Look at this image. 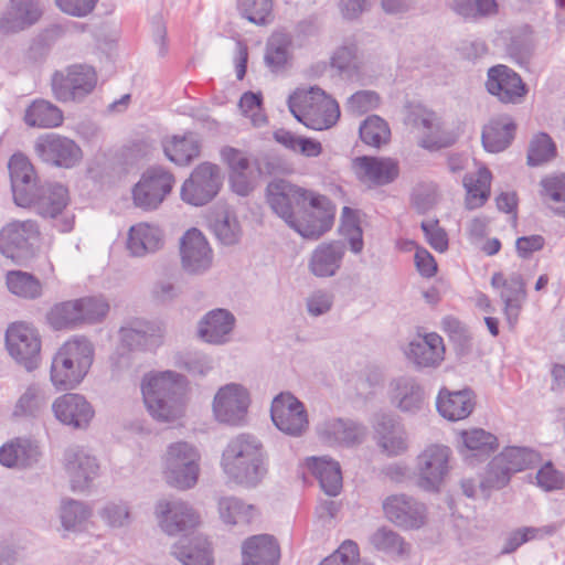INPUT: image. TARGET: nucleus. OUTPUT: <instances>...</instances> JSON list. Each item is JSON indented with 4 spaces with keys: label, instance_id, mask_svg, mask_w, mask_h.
I'll list each match as a JSON object with an SVG mask.
<instances>
[{
    "label": "nucleus",
    "instance_id": "obj_31",
    "mask_svg": "<svg viewBox=\"0 0 565 565\" xmlns=\"http://www.w3.org/2000/svg\"><path fill=\"white\" fill-rule=\"evenodd\" d=\"M405 353L417 369H435L445 359L443 338L435 332L418 335L409 342Z\"/></svg>",
    "mask_w": 565,
    "mask_h": 565
},
{
    "label": "nucleus",
    "instance_id": "obj_3",
    "mask_svg": "<svg viewBox=\"0 0 565 565\" xmlns=\"http://www.w3.org/2000/svg\"><path fill=\"white\" fill-rule=\"evenodd\" d=\"M186 380L174 371L148 374L141 383L143 402L158 422L170 423L182 416Z\"/></svg>",
    "mask_w": 565,
    "mask_h": 565
},
{
    "label": "nucleus",
    "instance_id": "obj_9",
    "mask_svg": "<svg viewBox=\"0 0 565 565\" xmlns=\"http://www.w3.org/2000/svg\"><path fill=\"white\" fill-rule=\"evenodd\" d=\"M175 179L161 166L148 168L132 188L134 205L142 211L157 210L171 193Z\"/></svg>",
    "mask_w": 565,
    "mask_h": 565
},
{
    "label": "nucleus",
    "instance_id": "obj_13",
    "mask_svg": "<svg viewBox=\"0 0 565 565\" xmlns=\"http://www.w3.org/2000/svg\"><path fill=\"white\" fill-rule=\"evenodd\" d=\"M267 202L276 215L289 226L313 194L284 179H275L266 188Z\"/></svg>",
    "mask_w": 565,
    "mask_h": 565
},
{
    "label": "nucleus",
    "instance_id": "obj_37",
    "mask_svg": "<svg viewBox=\"0 0 565 565\" xmlns=\"http://www.w3.org/2000/svg\"><path fill=\"white\" fill-rule=\"evenodd\" d=\"M68 203V191L60 183H45L33 194L31 206L42 217L55 218Z\"/></svg>",
    "mask_w": 565,
    "mask_h": 565
},
{
    "label": "nucleus",
    "instance_id": "obj_35",
    "mask_svg": "<svg viewBox=\"0 0 565 565\" xmlns=\"http://www.w3.org/2000/svg\"><path fill=\"white\" fill-rule=\"evenodd\" d=\"M359 178L373 185L392 183L399 173L398 163L391 158L359 157L354 159Z\"/></svg>",
    "mask_w": 565,
    "mask_h": 565
},
{
    "label": "nucleus",
    "instance_id": "obj_26",
    "mask_svg": "<svg viewBox=\"0 0 565 565\" xmlns=\"http://www.w3.org/2000/svg\"><path fill=\"white\" fill-rule=\"evenodd\" d=\"M319 439L329 446L352 447L363 441L366 428L348 418H329L320 423L317 428Z\"/></svg>",
    "mask_w": 565,
    "mask_h": 565
},
{
    "label": "nucleus",
    "instance_id": "obj_23",
    "mask_svg": "<svg viewBox=\"0 0 565 565\" xmlns=\"http://www.w3.org/2000/svg\"><path fill=\"white\" fill-rule=\"evenodd\" d=\"M386 519L405 530H417L426 523V508L406 494H393L383 501Z\"/></svg>",
    "mask_w": 565,
    "mask_h": 565
},
{
    "label": "nucleus",
    "instance_id": "obj_46",
    "mask_svg": "<svg viewBox=\"0 0 565 565\" xmlns=\"http://www.w3.org/2000/svg\"><path fill=\"white\" fill-rule=\"evenodd\" d=\"M92 514V508L83 501L65 499L61 502L60 519L66 531H82Z\"/></svg>",
    "mask_w": 565,
    "mask_h": 565
},
{
    "label": "nucleus",
    "instance_id": "obj_44",
    "mask_svg": "<svg viewBox=\"0 0 565 565\" xmlns=\"http://www.w3.org/2000/svg\"><path fill=\"white\" fill-rule=\"evenodd\" d=\"M62 110L52 103L40 99L32 103L25 110L24 121L30 127L53 128L63 122Z\"/></svg>",
    "mask_w": 565,
    "mask_h": 565
},
{
    "label": "nucleus",
    "instance_id": "obj_28",
    "mask_svg": "<svg viewBox=\"0 0 565 565\" xmlns=\"http://www.w3.org/2000/svg\"><path fill=\"white\" fill-rule=\"evenodd\" d=\"M391 404L403 413L416 414L425 403V391L418 380L411 375H401L388 384Z\"/></svg>",
    "mask_w": 565,
    "mask_h": 565
},
{
    "label": "nucleus",
    "instance_id": "obj_52",
    "mask_svg": "<svg viewBox=\"0 0 565 565\" xmlns=\"http://www.w3.org/2000/svg\"><path fill=\"white\" fill-rule=\"evenodd\" d=\"M491 173L483 168L478 171V177H465L463 185L467 190V205L469 209L481 206L490 194Z\"/></svg>",
    "mask_w": 565,
    "mask_h": 565
},
{
    "label": "nucleus",
    "instance_id": "obj_25",
    "mask_svg": "<svg viewBox=\"0 0 565 565\" xmlns=\"http://www.w3.org/2000/svg\"><path fill=\"white\" fill-rule=\"evenodd\" d=\"M8 168L14 203L22 207L31 206L33 194L40 188L33 166L25 156L15 153Z\"/></svg>",
    "mask_w": 565,
    "mask_h": 565
},
{
    "label": "nucleus",
    "instance_id": "obj_39",
    "mask_svg": "<svg viewBox=\"0 0 565 565\" xmlns=\"http://www.w3.org/2000/svg\"><path fill=\"white\" fill-rule=\"evenodd\" d=\"M162 245V233L157 226L138 223L128 232L127 249L131 256L143 257L159 250Z\"/></svg>",
    "mask_w": 565,
    "mask_h": 565
},
{
    "label": "nucleus",
    "instance_id": "obj_6",
    "mask_svg": "<svg viewBox=\"0 0 565 565\" xmlns=\"http://www.w3.org/2000/svg\"><path fill=\"white\" fill-rule=\"evenodd\" d=\"M200 454L185 441L168 446L163 457V475L169 484L178 489H190L198 482L200 473Z\"/></svg>",
    "mask_w": 565,
    "mask_h": 565
},
{
    "label": "nucleus",
    "instance_id": "obj_30",
    "mask_svg": "<svg viewBox=\"0 0 565 565\" xmlns=\"http://www.w3.org/2000/svg\"><path fill=\"white\" fill-rule=\"evenodd\" d=\"M347 253L343 241L320 243L310 254L308 270L318 278H330L338 274Z\"/></svg>",
    "mask_w": 565,
    "mask_h": 565
},
{
    "label": "nucleus",
    "instance_id": "obj_29",
    "mask_svg": "<svg viewBox=\"0 0 565 565\" xmlns=\"http://www.w3.org/2000/svg\"><path fill=\"white\" fill-rule=\"evenodd\" d=\"M52 409L56 419L76 429L87 428L95 415L90 403L83 395L75 393L57 397Z\"/></svg>",
    "mask_w": 565,
    "mask_h": 565
},
{
    "label": "nucleus",
    "instance_id": "obj_41",
    "mask_svg": "<svg viewBox=\"0 0 565 565\" xmlns=\"http://www.w3.org/2000/svg\"><path fill=\"white\" fill-rule=\"evenodd\" d=\"M516 126L508 115L492 118L482 130V145L489 152H500L509 147L514 138Z\"/></svg>",
    "mask_w": 565,
    "mask_h": 565
},
{
    "label": "nucleus",
    "instance_id": "obj_60",
    "mask_svg": "<svg viewBox=\"0 0 565 565\" xmlns=\"http://www.w3.org/2000/svg\"><path fill=\"white\" fill-rule=\"evenodd\" d=\"M81 323H95L102 321L109 311L108 302L98 297H84L76 299Z\"/></svg>",
    "mask_w": 565,
    "mask_h": 565
},
{
    "label": "nucleus",
    "instance_id": "obj_16",
    "mask_svg": "<svg viewBox=\"0 0 565 565\" xmlns=\"http://www.w3.org/2000/svg\"><path fill=\"white\" fill-rule=\"evenodd\" d=\"M332 224L333 213L330 201L324 195L313 194L289 227L303 238L318 239L331 228Z\"/></svg>",
    "mask_w": 565,
    "mask_h": 565
},
{
    "label": "nucleus",
    "instance_id": "obj_42",
    "mask_svg": "<svg viewBox=\"0 0 565 565\" xmlns=\"http://www.w3.org/2000/svg\"><path fill=\"white\" fill-rule=\"evenodd\" d=\"M307 467L328 495L335 497L340 492L342 473L338 461L326 456L311 457L307 459Z\"/></svg>",
    "mask_w": 565,
    "mask_h": 565
},
{
    "label": "nucleus",
    "instance_id": "obj_12",
    "mask_svg": "<svg viewBox=\"0 0 565 565\" xmlns=\"http://www.w3.org/2000/svg\"><path fill=\"white\" fill-rule=\"evenodd\" d=\"M222 183L223 177L218 166L211 162H202L183 182L181 199L194 206L205 205L217 195Z\"/></svg>",
    "mask_w": 565,
    "mask_h": 565
},
{
    "label": "nucleus",
    "instance_id": "obj_40",
    "mask_svg": "<svg viewBox=\"0 0 565 565\" xmlns=\"http://www.w3.org/2000/svg\"><path fill=\"white\" fill-rule=\"evenodd\" d=\"M375 431L379 435V445L388 456L404 454L407 448V435L402 425L388 415L379 417Z\"/></svg>",
    "mask_w": 565,
    "mask_h": 565
},
{
    "label": "nucleus",
    "instance_id": "obj_18",
    "mask_svg": "<svg viewBox=\"0 0 565 565\" xmlns=\"http://www.w3.org/2000/svg\"><path fill=\"white\" fill-rule=\"evenodd\" d=\"M249 406L247 390L237 383H230L218 388L213 399V413L220 423L232 426L245 422Z\"/></svg>",
    "mask_w": 565,
    "mask_h": 565
},
{
    "label": "nucleus",
    "instance_id": "obj_50",
    "mask_svg": "<svg viewBox=\"0 0 565 565\" xmlns=\"http://www.w3.org/2000/svg\"><path fill=\"white\" fill-rule=\"evenodd\" d=\"M98 516L110 529L128 527L132 522L130 504L122 500L107 501L98 510Z\"/></svg>",
    "mask_w": 565,
    "mask_h": 565
},
{
    "label": "nucleus",
    "instance_id": "obj_7",
    "mask_svg": "<svg viewBox=\"0 0 565 565\" xmlns=\"http://www.w3.org/2000/svg\"><path fill=\"white\" fill-rule=\"evenodd\" d=\"M540 461L539 452L531 448L507 447L489 462L481 486L491 489H502L509 483L513 473L529 469Z\"/></svg>",
    "mask_w": 565,
    "mask_h": 565
},
{
    "label": "nucleus",
    "instance_id": "obj_54",
    "mask_svg": "<svg viewBox=\"0 0 565 565\" xmlns=\"http://www.w3.org/2000/svg\"><path fill=\"white\" fill-rule=\"evenodd\" d=\"M213 231L218 241L227 246L237 244L242 236L239 222L234 212L230 210L218 214L213 223Z\"/></svg>",
    "mask_w": 565,
    "mask_h": 565
},
{
    "label": "nucleus",
    "instance_id": "obj_55",
    "mask_svg": "<svg viewBox=\"0 0 565 565\" xmlns=\"http://www.w3.org/2000/svg\"><path fill=\"white\" fill-rule=\"evenodd\" d=\"M556 156V146L552 138L545 134L540 132L535 135L529 145L527 163L532 167L541 166Z\"/></svg>",
    "mask_w": 565,
    "mask_h": 565
},
{
    "label": "nucleus",
    "instance_id": "obj_59",
    "mask_svg": "<svg viewBox=\"0 0 565 565\" xmlns=\"http://www.w3.org/2000/svg\"><path fill=\"white\" fill-rule=\"evenodd\" d=\"M541 186L542 195L557 204L556 206H551L553 212L565 217V174L543 179Z\"/></svg>",
    "mask_w": 565,
    "mask_h": 565
},
{
    "label": "nucleus",
    "instance_id": "obj_8",
    "mask_svg": "<svg viewBox=\"0 0 565 565\" xmlns=\"http://www.w3.org/2000/svg\"><path fill=\"white\" fill-rule=\"evenodd\" d=\"M97 75L93 67L75 64L64 71H56L51 78L54 97L61 103H81L95 88Z\"/></svg>",
    "mask_w": 565,
    "mask_h": 565
},
{
    "label": "nucleus",
    "instance_id": "obj_10",
    "mask_svg": "<svg viewBox=\"0 0 565 565\" xmlns=\"http://www.w3.org/2000/svg\"><path fill=\"white\" fill-rule=\"evenodd\" d=\"M451 450L444 445H429L416 459L417 486L429 492H438L449 471Z\"/></svg>",
    "mask_w": 565,
    "mask_h": 565
},
{
    "label": "nucleus",
    "instance_id": "obj_49",
    "mask_svg": "<svg viewBox=\"0 0 565 565\" xmlns=\"http://www.w3.org/2000/svg\"><path fill=\"white\" fill-rule=\"evenodd\" d=\"M47 402L44 388L39 384H31L18 399L13 415L18 417H35Z\"/></svg>",
    "mask_w": 565,
    "mask_h": 565
},
{
    "label": "nucleus",
    "instance_id": "obj_11",
    "mask_svg": "<svg viewBox=\"0 0 565 565\" xmlns=\"http://www.w3.org/2000/svg\"><path fill=\"white\" fill-rule=\"evenodd\" d=\"M38 236L39 228L34 221L11 222L0 232V253L22 265L34 256Z\"/></svg>",
    "mask_w": 565,
    "mask_h": 565
},
{
    "label": "nucleus",
    "instance_id": "obj_57",
    "mask_svg": "<svg viewBox=\"0 0 565 565\" xmlns=\"http://www.w3.org/2000/svg\"><path fill=\"white\" fill-rule=\"evenodd\" d=\"M331 64L341 73L353 77L360 73L361 61L358 56V47L354 43L340 46L332 55Z\"/></svg>",
    "mask_w": 565,
    "mask_h": 565
},
{
    "label": "nucleus",
    "instance_id": "obj_56",
    "mask_svg": "<svg viewBox=\"0 0 565 565\" xmlns=\"http://www.w3.org/2000/svg\"><path fill=\"white\" fill-rule=\"evenodd\" d=\"M452 9L465 19H479L495 14L498 3L495 0H454Z\"/></svg>",
    "mask_w": 565,
    "mask_h": 565
},
{
    "label": "nucleus",
    "instance_id": "obj_43",
    "mask_svg": "<svg viewBox=\"0 0 565 565\" xmlns=\"http://www.w3.org/2000/svg\"><path fill=\"white\" fill-rule=\"evenodd\" d=\"M166 157L175 164L186 166L200 154V142L196 136L188 132L183 136H172L162 140Z\"/></svg>",
    "mask_w": 565,
    "mask_h": 565
},
{
    "label": "nucleus",
    "instance_id": "obj_2",
    "mask_svg": "<svg viewBox=\"0 0 565 565\" xmlns=\"http://www.w3.org/2000/svg\"><path fill=\"white\" fill-rule=\"evenodd\" d=\"M265 459L263 444L255 436L239 434L224 449L221 466L235 483L254 488L267 473Z\"/></svg>",
    "mask_w": 565,
    "mask_h": 565
},
{
    "label": "nucleus",
    "instance_id": "obj_48",
    "mask_svg": "<svg viewBox=\"0 0 565 565\" xmlns=\"http://www.w3.org/2000/svg\"><path fill=\"white\" fill-rule=\"evenodd\" d=\"M371 545L380 552L405 556L409 553L411 545L394 530L382 526L370 536Z\"/></svg>",
    "mask_w": 565,
    "mask_h": 565
},
{
    "label": "nucleus",
    "instance_id": "obj_24",
    "mask_svg": "<svg viewBox=\"0 0 565 565\" xmlns=\"http://www.w3.org/2000/svg\"><path fill=\"white\" fill-rule=\"evenodd\" d=\"M42 14L39 0H9L0 12V34L8 36L25 31L34 25Z\"/></svg>",
    "mask_w": 565,
    "mask_h": 565
},
{
    "label": "nucleus",
    "instance_id": "obj_61",
    "mask_svg": "<svg viewBox=\"0 0 565 565\" xmlns=\"http://www.w3.org/2000/svg\"><path fill=\"white\" fill-rule=\"evenodd\" d=\"M241 14L249 22L264 25L273 10V0H238Z\"/></svg>",
    "mask_w": 565,
    "mask_h": 565
},
{
    "label": "nucleus",
    "instance_id": "obj_33",
    "mask_svg": "<svg viewBox=\"0 0 565 565\" xmlns=\"http://www.w3.org/2000/svg\"><path fill=\"white\" fill-rule=\"evenodd\" d=\"M41 458L39 445L28 438H14L0 448V463L7 468L32 469Z\"/></svg>",
    "mask_w": 565,
    "mask_h": 565
},
{
    "label": "nucleus",
    "instance_id": "obj_21",
    "mask_svg": "<svg viewBox=\"0 0 565 565\" xmlns=\"http://www.w3.org/2000/svg\"><path fill=\"white\" fill-rule=\"evenodd\" d=\"M486 88L503 104H520L529 90L516 72L501 64L488 70Z\"/></svg>",
    "mask_w": 565,
    "mask_h": 565
},
{
    "label": "nucleus",
    "instance_id": "obj_19",
    "mask_svg": "<svg viewBox=\"0 0 565 565\" xmlns=\"http://www.w3.org/2000/svg\"><path fill=\"white\" fill-rule=\"evenodd\" d=\"M64 470L73 491L84 492L88 490L99 475V463L82 447H70L63 457Z\"/></svg>",
    "mask_w": 565,
    "mask_h": 565
},
{
    "label": "nucleus",
    "instance_id": "obj_5",
    "mask_svg": "<svg viewBox=\"0 0 565 565\" xmlns=\"http://www.w3.org/2000/svg\"><path fill=\"white\" fill-rule=\"evenodd\" d=\"M94 349L86 338L65 342L55 353L51 364V381L58 390L78 385L93 363Z\"/></svg>",
    "mask_w": 565,
    "mask_h": 565
},
{
    "label": "nucleus",
    "instance_id": "obj_32",
    "mask_svg": "<svg viewBox=\"0 0 565 565\" xmlns=\"http://www.w3.org/2000/svg\"><path fill=\"white\" fill-rule=\"evenodd\" d=\"M280 547L270 534L252 535L242 543L241 565H277Z\"/></svg>",
    "mask_w": 565,
    "mask_h": 565
},
{
    "label": "nucleus",
    "instance_id": "obj_20",
    "mask_svg": "<svg viewBox=\"0 0 565 565\" xmlns=\"http://www.w3.org/2000/svg\"><path fill=\"white\" fill-rule=\"evenodd\" d=\"M182 269L192 276L206 273L213 263V250L201 231L191 228L184 233L180 243Z\"/></svg>",
    "mask_w": 565,
    "mask_h": 565
},
{
    "label": "nucleus",
    "instance_id": "obj_53",
    "mask_svg": "<svg viewBox=\"0 0 565 565\" xmlns=\"http://www.w3.org/2000/svg\"><path fill=\"white\" fill-rule=\"evenodd\" d=\"M77 300L55 305L47 313V321L54 330L74 328L81 324Z\"/></svg>",
    "mask_w": 565,
    "mask_h": 565
},
{
    "label": "nucleus",
    "instance_id": "obj_45",
    "mask_svg": "<svg viewBox=\"0 0 565 565\" xmlns=\"http://www.w3.org/2000/svg\"><path fill=\"white\" fill-rule=\"evenodd\" d=\"M218 513L226 524H249L257 516V509L253 504H246L238 498L225 497L218 501Z\"/></svg>",
    "mask_w": 565,
    "mask_h": 565
},
{
    "label": "nucleus",
    "instance_id": "obj_27",
    "mask_svg": "<svg viewBox=\"0 0 565 565\" xmlns=\"http://www.w3.org/2000/svg\"><path fill=\"white\" fill-rule=\"evenodd\" d=\"M491 286L500 289V298L504 303V313L510 326L518 322L520 311L526 299V284L519 273H512L504 277L502 273H494Z\"/></svg>",
    "mask_w": 565,
    "mask_h": 565
},
{
    "label": "nucleus",
    "instance_id": "obj_15",
    "mask_svg": "<svg viewBox=\"0 0 565 565\" xmlns=\"http://www.w3.org/2000/svg\"><path fill=\"white\" fill-rule=\"evenodd\" d=\"M409 120L414 128L420 132L418 146L429 151H437L455 145L457 134L446 127L441 118L433 110L417 107L411 115Z\"/></svg>",
    "mask_w": 565,
    "mask_h": 565
},
{
    "label": "nucleus",
    "instance_id": "obj_64",
    "mask_svg": "<svg viewBox=\"0 0 565 565\" xmlns=\"http://www.w3.org/2000/svg\"><path fill=\"white\" fill-rule=\"evenodd\" d=\"M381 98L374 90H359L351 95L345 109L353 115H363L379 107Z\"/></svg>",
    "mask_w": 565,
    "mask_h": 565
},
{
    "label": "nucleus",
    "instance_id": "obj_22",
    "mask_svg": "<svg viewBox=\"0 0 565 565\" xmlns=\"http://www.w3.org/2000/svg\"><path fill=\"white\" fill-rule=\"evenodd\" d=\"M34 149L42 161L56 167L72 168L82 159V150L75 141L57 134L40 137Z\"/></svg>",
    "mask_w": 565,
    "mask_h": 565
},
{
    "label": "nucleus",
    "instance_id": "obj_4",
    "mask_svg": "<svg viewBox=\"0 0 565 565\" xmlns=\"http://www.w3.org/2000/svg\"><path fill=\"white\" fill-rule=\"evenodd\" d=\"M288 108L299 122L313 130L329 129L340 117L337 100L317 86L294 92L288 98Z\"/></svg>",
    "mask_w": 565,
    "mask_h": 565
},
{
    "label": "nucleus",
    "instance_id": "obj_36",
    "mask_svg": "<svg viewBox=\"0 0 565 565\" xmlns=\"http://www.w3.org/2000/svg\"><path fill=\"white\" fill-rule=\"evenodd\" d=\"M235 324V317L226 309H214L199 322L198 335L211 344H223L228 341Z\"/></svg>",
    "mask_w": 565,
    "mask_h": 565
},
{
    "label": "nucleus",
    "instance_id": "obj_14",
    "mask_svg": "<svg viewBox=\"0 0 565 565\" xmlns=\"http://www.w3.org/2000/svg\"><path fill=\"white\" fill-rule=\"evenodd\" d=\"M6 345L10 355L28 371L36 369L41 361V338L39 331L25 322L9 326Z\"/></svg>",
    "mask_w": 565,
    "mask_h": 565
},
{
    "label": "nucleus",
    "instance_id": "obj_63",
    "mask_svg": "<svg viewBox=\"0 0 565 565\" xmlns=\"http://www.w3.org/2000/svg\"><path fill=\"white\" fill-rule=\"evenodd\" d=\"M263 96L260 93L246 92L242 95L238 106L242 113L248 117L255 127H262L267 118L262 108Z\"/></svg>",
    "mask_w": 565,
    "mask_h": 565
},
{
    "label": "nucleus",
    "instance_id": "obj_62",
    "mask_svg": "<svg viewBox=\"0 0 565 565\" xmlns=\"http://www.w3.org/2000/svg\"><path fill=\"white\" fill-rule=\"evenodd\" d=\"M289 41L284 34L273 35L266 45L265 63L271 70L282 67L288 60Z\"/></svg>",
    "mask_w": 565,
    "mask_h": 565
},
{
    "label": "nucleus",
    "instance_id": "obj_58",
    "mask_svg": "<svg viewBox=\"0 0 565 565\" xmlns=\"http://www.w3.org/2000/svg\"><path fill=\"white\" fill-rule=\"evenodd\" d=\"M463 445L467 449L480 455H489L498 448V438L481 428L462 431Z\"/></svg>",
    "mask_w": 565,
    "mask_h": 565
},
{
    "label": "nucleus",
    "instance_id": "obj_47",
    "mask_svg": "<svg viewBox=\"0 0 565 565\" xmlns=\"http://www.w3.org/2000/svg\"><path fill=\"white\" fill-rule=\"evenodd\" d=\"M6 284L9 291L20 298L36 299L42 295V284L35 276L26 271H8Z\"/></svg>",
    "mask_w": 565,
    "mask_h": 565
},
{
    "label": "nucleus",
    "instance_id": "obj_51",
    "mask_svg": "<svg viewBox=\"0 0 565 565\" xmlns=\"http://www.w3.org/2000/svg\"><path fill=\"white\" fill-rule=\"evenodd\" d=\"M361 140L371 147L380 148L390 141L391 130L387 122L377 115H371L359 128Z\"/></svg>",
    "mask_w": 565,
    "mask_h": 565
},
{
    "label": "nucleus",
    "instance_id": "obj_1",
    "mask_svg": "<svg viewBox=\"0 0 565 565\" xmlns=\"http://www.w3.org/2000/svg\"><path fill=\"white\" fill-rule=\"evenodd\" d=\"M154 514L161 530L170 535H182L171 548V554L183 565H213L209 541L202 535L189 539L201 524L200 513L182 500H160Z\"/></svg>",
    "mask_w": 565,
    "mask_h": 565
},
{
    "label": "nucleus",
    "instance_id": "obj_17",
    "mask_svg": "<svg viewBox=\"0 0 565 565\" xmlns=\"http://www.w3.org/2000/svg\"><path fill=\"white\" fill-rule=\"evenodd\" d=\"M270 417L281 433L291 437H300L308 429V414L303 404L288 392L273 399Z\"/></svg>",
    "mask_w": 565,
    "mask_h": 565
},
{
    "label": "nucleus",
    "instance_id": "obj_38",
    "mask_svg": "<svg viewBox=\"0 0 565 565\" xmlns=\"http://www.w3.org/2000/svg\"><path fill=\"white\" fill-rule=\"evenodd\" d=\"M124 345L129 350H151L159 345L160 328L154 323L135 320L119 330Z\"/></svg>",
    "mask_w": 565,
    "mask_h": 565
},
{
    "label": "nucleus",
    "instance_id": "obj_34",
    "mask_svg": "<svg viewBox=\"0 0 565 565\" xmlns=\"http://www.w3.org/2000/svg\"><path fill=\"white\" fill-rule=\"evenodd\" d=\"M438 413L446 419L457 422L467 418L476 406V395L469 387L450 391L443 387L437 396Z\"/></svg>",
    "mask_w": 565,
    "mask_h": 565
}]
</instances>
